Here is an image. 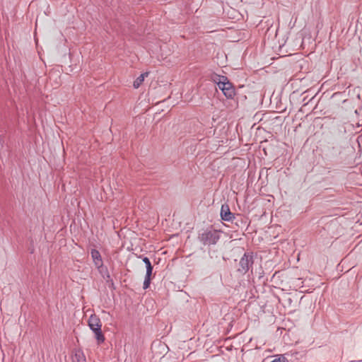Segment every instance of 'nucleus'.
<instances>
[{
	"label": "nucleus",
	"instance_id": "1",
	"mask_svg": "<svg viewBox=\"0 0 362 362\" xmlns=\"http://www.w3.org/2000/svg\"><path fill=\"white\" fill-rule=\"evenodd\" d=\"M221 232L215 230L211 227L207 228L199 231L198 234V240L199 242L207 246L216 245L221 238Z\"/></svg>",
	"mask_w": 362,
	"mask_h": 362
},
{
	"label": "nucleus",
	"instance_id": "2",
	"mask_svg": "<svg viewBox=\"0 0 362 362\" xmlns=\"http://www.w3.org/2000/svg\"><path fill=\"white\" fill-rule=\"evenodd\" d=\"M253 263V254L252 252H245L240 259L237 272L241 274H245L252 269Z\"/></svg>",
	"mask_w": 362,
	"mask_h": 362
},
{
	"label": "nucleus",
	"instance_id": "3",
	"mask_svg": "<svg viewBox=\"0 0 362 362\" xmlns=\"http://www.w3.org/2000/svg\"><path fill=\"white\" fill-rule=\"evenodd\" d=\"M218 88L222 90L223 95L228 99H233V97L235 95V88L232 83L229 81V80H228L226 82L219 81Z\"/></svg>",
	"mask_w": 362,
	"mask_h": 362
},
{
	"label": "nucleus",
	"instance_id": "4",
	"mask_svg": "<svg viewBox=\"0 0 362 362\" xmlns=\"http://www.w3.org/2000/svg\"><path fill=\"white\" fill-rule=\"evenodd\" d=\"M342 151V146L338 142L329 143L326 148V155L332 158H337Z\"/></svg>",
	"mask_w": 362,
	"mask_h": 362
},
{
	"label": "nucleus",
	"instance_id": "5",
	"mask_svg": "<svg viewBox=\"0 0 362 362\" xmlns=\"http://www.w3.org/2000/svg\"><path fill=\"white\" fill-rule=\"evenodd\" d=\"M221 217L225 221H232L235 218V214L230 211L228 204L221 206Z\"/></svg>",
	"mask_w": 362,
	"mask_h": 362
},
{
	"label": "nucleus",
	"instance_id": "6",
	"mask_svg": "<svg viewBox=\"0 0 362 362\" xmlns=\"http://www.w3.org/2000/svg\"><path fill=\"white\" fill-rule=\"evenodd\" d=\"M90 255L95 267L101 268L103 266V262L100 252L96 249H92Z\"/></svg>",
	"mask_w": 362,
	"mask_h": 362
},
{
	"label": "nucleus",
	"instance_id": "7",
	"mask_svg": "<svg viewBox=\"0 0 362 362\" xmlns=\"http://www.w3.org/2000/svg\"><path fill=\"white\" fill-rule=\"evenodd\" d=\"M90 329L95 334V337L97 340L98 344H101L105 341V336L102 332L101 327H90Z\"/></svg>",
	"mask_w": 362,
	"mask_h": 362
},
{
	"label": "nucleus",
	"instance_id": "8",
	"mask_svg": "<svg viewBox=\"0 0 362 362\" xmlns=\"http://www.w3.org/2000/svg\"><path fill=\"white\" fill-rule=\"evenodd\" d=\"M88 322L89 327H102L100 319L95 314L90 316Z\"/></svg>",
	"mask_w": 362,
	"mask_h": 362
},
{
	"label": "nucleus",
	"instance_id": "9",
	"mask_svg": "<svg viewBox=\"0 0 362 362\" xmlns=\"http://www.w3.org/2000/svg\"><path fill=\"white\" fill-rule=\"evenodd\" d=\"M72 362H86V356L83 351H76L74 355L72 356Z\"/></svg>",
	"mask_w": 362,
	"mask_h": 362
},
{
	"label": "nucleus",
	"instance_id": "10",
	"mask_svg": "<svg viewBox=\"0 0 362 362\" xmlns=\"http://www.w3.org/2000/svg\"><path fill=\"white\" fill-rule=\"evenodd\" d=\"M148 72H145L141 74L134 81L133 83V86L135 88H138L143 81H144V78L148 76Z\"/></svg>",
	"mask_w": 362,
	"mask_h": 362
},
{
	"label": "nucleus",
	"instance_id": "11",
	"mask_svg": "<svg viewBox=\"0 0 362 362\" xmlns=\"http://www.w3.org/2000/svg\"><path fill=\"white\" fill-rule=\"evenodd\" d=\"M212 80L217 84V86H218V83L219 81H222V82H226L227 81L228 79L226 76H221V75H218V74H214L213 76H212Z\"/></svg>",
	"mask_w": 362,
	"mask_h": 362
},
{
	"label": "nucleus",
	"instance_id": "12",
	"mask_svg": "<svg viewBox=\"0 0 362 362\" xmlns=\"http://www.w3.org/2000/svg\"><path fill=\"white\" fill-rule=\"evenodd\" d=\"M153 266L148 265V267L146 268V273L145 278L151 279L152 273H153Z\"/></svg>",
	"mask_w": 362,
	"mask_h": 362
},
{
	"label": "nucleus",
	"instance_id": "13",
	"mask_svg": "<svg viewBox=\"0 0 362 362\" xmlns=\"http://www.w3.org/2000/svg\"><path fill=\"white\" fill-rule=\"evenodd\" d=\"M151 281V279H148V278L144 279V284H143L144 289H147L150 286Z\"/></svg>",
	"mask_w": 362,
	"mask_h": 362
},
{
	"label": "nucleus",
	"instance_id": "14",
	"mask_svg": "<svg viewBox=\"0 0 362 362\" xmlns=\"http://www.w3.org/2000/svg\"><path fill=\"white\" fill-rule=\"evenodd\" d=\"M142 260L145 263L146 268L148 267V265L152 266L150 259L147 257H143Z\"/></svg>",
	"mask_w": 362,
	"mask_h": 362
},
{
	"label": "nucleus",
	"instance_id": "15",
	"mask_svg": "<svg viewBox=\"0 0 362 362\" xmlns=\"http://www.w3.org/2000/svg\"><path fill=\"white\" fill-rule=\"evenodd\" d=\"M271 362H288V361L286 359L285 357H282V358H276Z\"/></svg>",
	"mask_w": 362,
	"mask_h": 362
},
{
	"label": "nucleus",
	"instance_id": "16",
	"mask_svg": "<svg viewBox=\"0 0 362 362\" xmlns=\"http://www.w3.org/2000/svg\"><path fill=\"white\" fill-rule=\"evenodd\" d=\"M114 26V28L117 30V31H119V29L116 28L115 25H113Z\"/></svg>",
	"mask_w": 362,
	"mask_h": 362
},
{
	"label": "nucleus",
	"instance_id": "17",
	"mask_svg": "<svg viewBox=\"0 0 362 362\" xmlns=\"http://www.w3.org/2000/svg\"><path fill=\"white\" fill-rule=\"evenodd\" d=\"M121 32H122V33H124V30H122V29L121 28Z\"/></svg>",
	"mask_w": 362,
	"mask_h": 362
}]
</instances>
